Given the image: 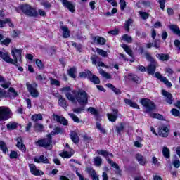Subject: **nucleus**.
<instances>
[{
	"mask_svg": "<svg viewBox=\"0 0 180 180\" xmlns=\"http://www.w3.org/2000/svg\"><path fill=\"white\" fill-rule=\"evenodd\" d=\"M136 160L141 165H146V164H147V159H146V158L141 155H136Z\"/></svg>",
	"mask_w": 180,
	"mask_h": 180,
	"instance_id": "25",
	"label": "nucleus"
},
{
	"mask_svg": "<svg viewBox=\"0 0 180 180\" xmlns=\"http://www.w3.org/2000/svg\"><path fill=\"white\" fill-rule=\"evenodd\" d=\"M94 160L96 167H101V165H102V158H101V157L97 156L94 158Z\"/></svg>",
	"mask_w": 180,
	"mask_h": 180,
	"instance_id": "38",
	"label": "nucleus"
},
{
	"mask_svg": "<svg viewBox=\"0 0 180 180\" xmlns=\"http://www.w3.org/2000/svg\"><path fill=\"white\" fill-rule=\"evenodd\" d=\"M131 23H133V20L130 18L125 22L124 27L127 32H129L130 30V25H131Z\"/></svg>",
	"mask_w": 180,
	"mask_h": 180,
	"instance_id": "36",
	"label": "nucleus"
},
{
	"mask_svg": "<svg viewBox=\"0 0 180 180\" xmlns=\"http://www.w3.org/2000/svg\"><path fill=\"white\" fill-rule=\"evenodd\" d=\"M10 158H11V159L18 158V152L11 151L10 153Z\"/></svg>",
	"mask_w": 180,
	"mask_h": 180,
	"instance_id": "60",
	"label": "nucleus"
},
{
	"mask_svg": "<svg viewBox=\"0 0 180 180\" xmlns=\"http://www.w3.org/2000/svg\"><path fill=\"white\" fill-rule=\"evenodd\" d=\"M26 86L31 95L33 98H37L39 96V91L36 88H37V84L34 83L31 84L30 83H27Z\"/></svg>",
	"mask_w": 180,
	"mask_h": 180,
	"instance_id": "10",
	"label": "nucleus"
},
{
	"mask_svg": "<svg viewBox=\"0 0 180 180\" xmlns=\"http://www.w3.org/2000/svg\"><path fill=\"white\" fill-rule=\"evenodd\" d=\"M168 131H169V129H168V127L167 125L161 124L159 127L158 134L161 137H168Z\"/></svg>",
	"mask_w": 180,
	"mask_h": 180,
	"instance_id": "11",
	"label": "nucleus"
},
{
	"mask_svg": "<svg viewBox=\"0 0 180 180\" xmlns=\"http://www.w3.org/2000/svg\"><path fill=\"white\" fill-rule=\"evenodd\" d=\"M93 40L101 46H103V44H106V39L102 37H93Z\"/></svg>",
	"mask_w": 180,
	"mask_h": 180,
	"instance_id": "20",
	"label": "nucleus"
},
{
	"mask_svg": "<svg viewBox=\"0 0 180 180\" xmlns=\"http://www.w3.org/2000/svg\"><path fill=\"white\" fill-rule=\"evenodd\" d=\"M91 73L89 70H85L84 72H81L79 75L81 78H86V77L89 78V77H91Z\"/></svg>",
	"mask_w": 180,
	"mask_h": 180,
	"instance_id": "39",
	"label": "nucleus"
},
{
	"mask_svg": "<svg viewBox=\"0 0 180 180\" xmlns=\"http://www.w3.org/2000/svg\"><path fill=\"white\" fill-rule=\"evenodd\" d=\"M60 29L63 32V37L64 39H68V37L70 36V30H68V27H67V26H61Z\"/></svg>",
	"mask_w": 180,
	"mask_h": 180,
	"instance_id": "24",
	"label": "nucleus"
},
{
	"mask_svg": "<svg viewBox=\"0 0 180 180\" xmlns=\"http://www.w3.org/2000/svg\"><path fill=\"white\" fill-rule=\"evenodd\" d=\"M97 153L99 155H103V157H105V158H106L108 164H110V165L112 167V168L115 169L116 174H120V167H119V165L116 162L109 159L110 157L111 158H113V154L110 153L106 150H97Z\"/></svg>",
	"mask_w": 180,
	"mask_h": 180,
	"instance_id": "3",
	"label": "nucleus"
},
{
	"mask_svg": "<svg viewBox=\"0 0 180 180\" xmlns=\"http://www.w3.org/2000/svg\"><path fill=\"white\" fill-rule=\"evenodd\" d=\"M174 46L180 51V41L179 40L176 39L174 41Z\"/></svg>",
	"mask_w": 180,
	"mask_h": 180,
	"instance_id": "64",
	"label": "nucleus"
},
{
	"mask_svg": "<svg viewBox=\"0 0 180 180\" xmlns=\"http://www.w3.org/2000/svg\"><path fill=\"white\" fill-rule=\"evenodd\" d=\"M145 56L146 58L150 63V64L148 65L147 68L148 74H150V75H154L155 72V68H157L158 65L157 62H155L153 57H151V55H150V53H146Z\"/></svg>",
	"mask_w": 180,
	"mask_h": 180,
	"instance_id": "5",
	"label": "nucleus"
},
{
	"mask_svg": "<svg viewBox=\"0 0 180 180\" xmlns=\"http://www.w3.org/2000/svg\"><path fill=\"white\" fill-rule=\"evenodd\" d=\"M150 117H153V119H158L159 120H164V117L162 115L155 113V112H151L150 115Z\"/></svg>",
	"mask_w": 180,
	"mask_h": 180,
	"instance_id": "37",
	"label": "nucleus"
},
{
	"mask_svg": "<svg viewBox=\"0 0 180 180\" xmlns=\"http://www.w3.org/2000/svg\"><path fill=\"white\" fill-rule=\"evenodd\" d=\"M2 88H4L5 89H8L9 86H11V83L9 82H3L0 84Z\"/></svg>",
	"mask_w": 180,
	"mask_h": 180,
	"instance_id": "54",
	"label": "nucleus"
},
{
	"mask_svg": "<svg viewBox=\"0 0 180 180\" xmlns=\"http://www.w3.org/2000/svg\"><path fill=\"white\" fill-rule=\"evenodd\" d=\"M58 105L62 106V108H67V101L65 98H63L62 96L59 97Z\"/></svg>",
	"mask_w": 180,
	"mask_h": 180,
	"instance_id": "35",
	"label": "nucleus"
},
{
	"mask_svg": "<svg viewBox=\"0 0 180 180\" xmlns=\"http://www.w3.org/2000/svg\"><path fill=\"white\" fill-rule=\"evenodd\" d=\"M31 119L33 122H39V120H43V115L41 114L32 115Z\"/></svg>",
	"mask_w": 180,
	"mask_h": 180,
	"instance_id": "29",
	"label": "nucleus"
},
{
	"mask_svg": "<svg viewBox=\"0 0 180 180\" xmlns=\"http://www.w3.org/2000/svg\"><path fill=\"white\" fill-rule=\"evenodd\" d=\"M22 52L23 49H18L14 47L11 48V56L13 59L11 58V56H9V53L8 52L4 53L0 51V57L4 60V61H6V63L13 64V65H15V67H19V63H22Z\"/></svg>",
	"mask_w": 180,
	"mask_h": 180,
	"instance_id": "2",
	"label": "nucleus"
},
{
	"mask_svg": "<svg viewBox=\"0 0 180 180\" xmlns=\"http://www.w3.org/2000/svg\"><path fill=\"white\" fill-rule=\"evenodd\" d=\"M17 147L19 148V150H21V151H26V146L23 144V141L20 137L17 138Z\"/></svg>",
	"mask_w": 180,
	"mask_h": 180,
	"instance_id": "18",
	"label": "nucleus"
},
{
	"mask_svg": "<svg viewBox=\"0 0 180 180\" xmlns=\"http://www.w3.org/2000/svg\"><path fill=\"white\" fill-rule=\"evenodd\" d=\"M98 71H99V74H101L102 77H103L104 78H106V79H110L111 77L109 75V73L103 71L101 68L98 69Z\"/></svg>",
	"mask_w": 180,
	"mask_h": 180,
	"instance_id": "33",
	"label": "nucleus"
},
{
	"mask_svg": "<svg viewBox=\"0 0 180 180\" xmlns=\"http://www.w3.org/2000/svg\"><path fill=\"white\" fill-rule=\"evenodd\" d=\"M35 131H42L43 129H44V126L40 123H35L34 124Z\"/></svg>",
	"mask_w": 180,
	"mask_h": 180,
	"instance_id": "42",
	"label": "nucleus"
},
{
	"mask_svg": "<svg viewBox=\"0 0 180 180\" xmlns=\"http://www.w3.org/2000/svg\"><path fill=\"white\" fill-rule=\"evenodd\" d=\"M165 1L166 0H158L160 8L162 9V11H164V9L165 8Z\"/></svg>",
	"mask_w": 180,
	"mask_h": 180,
	"instance_id": "59",
	"label": "nucleus"
},
{
	"mask_svg": "<svg viewBox=\"0 0 180 180\" xmlns=\"http://www.w3.org/2000/svg\"><path fill=\"white\" fill-rule=\"evenodd\" d=\"M60 91L63 94L67 99L72 103H79V105H88V93L82 89L72 90L70 86H65L60 89Z\"/></svg>",
	"mask_w": 180,
	"mask_h": 180,
	"instance_id": "1",
	"label": "nucleus"
},
{
	"mask_svg": "<svg viewBox=\"0 0 180 180\" xmlns=\"http://www.w3.org/2000/svg\"><path fill=\"white\" fill-rule=\"evenodd\" d=\"M77 72V69L75 68H72L68 70V75L72 78H75L77 76L75 73Z\"/></svg>",
	"mask_w": 180,
	"mask_h": 180,
	"instance_id": "40",
	"label": "nucleus"
},
{
	"mask_svg": "<svg viewBox=\"0 0 180 180\" xmlns=\"http://www.w3.org/2000/svg\"><path fill=\"white\" fill-rule=\"evenodd\" d=\"M126 127V124L121 123L118 126L116 127L117 133H120L123 131V129Z\"/></svg>",
	"mask_w": 180,
	"mask_h": 180,
	"instance_id": "49",
	"label": "nucleus"
},
{
	"mask_svg": "<svg viewBox=\"0 0 180 180\" xmlns=\"http://www.w3.org/2000/svg\"><path fill=\"white\" fill-rule=\"evenodd\" d=\"M34 162H43V164H49V159L44 157V155L40 156L39 158H34Z\"/></svg>",
	"mask_w": 180,
	"mask_h": 180,
	"instance_id": "21",
	"label": "nucleus"
},
{
	"mask_svg": "<svg viewBox=\"0 0 180 180\" xmlns=\"http://www.w3.org/2000/svg\"><path fill=\"white\" fill-rule=\"evenodd\" d=\"M107 116L110 122H116V119H117V110H113V114L108 113Z\"/></svg>",
	"mask_w": 180,
	"mask_h": 180,
	"instance_id": "19",
	"label": "nucleus"
},
{
	"mask_svg": "<svg viewBox=\"0 0 180 180\" xmlns=\"http://www.w3.org/2000/svg\"><path fill=\"white\" fill-rule=\"evenodd\" d=\"M11 41H12L11 39L6 38L1 41V44H4V46H9V44L11 43Z\"/></svg>",
	"mask_w": 180,
	"mask_h": 180,
	"instance_id": "58",
	"label": "nucleus"
},
{
	"mask_svg": "<svg viewBox=\"0 0 180 180\" xmlns=\"http://www.w3.org/2000/svg\"><path fill=\"white\" fill-rule=\"evenodd\" d=\"M13 115V113L12 112V110H11V108L6 106L0 107V120L6 121L8 119H11Z\"/></svg>",
	"mask_w": 180,
	"mask_h": 180,
	"instance_id": "4",
	"label": "nucleus"
},
{
	"mask_svg": "<svg viewBox=\"0 0 180 180\" xmlns=\"http://www.w3.org/2000/svg\"><path fill=\"white\" fill-rule=\"evenodd\" d=\"M41 5H42L45 9H50V8H51V4L49 1L42 2Z\"/></svg>",
	"mask_w": 180,
	"mask_h": 180,
	"instance_id": "55",
	"label": "nucleus"
},
{
	"mask_svg": "<svg viewBox=\"0 0 180 180\" xmlns=\"http://www.w3.org/2000/svg\"><path fill=\"white\" fill-rule=\"evenodd\" d=\"M92 63L93 64H95V65H97L98 67H105V63H103L101 61H96V59L95 58H92Z\"/></svg>",
	"mask_w": 180,
	"mask_h": 180,
	"instance_id": "45",
	"label": "nucleus"
},
{
	"mask_svg": "<svg viewBox=\"0 0 180 180\" xmlns=\"http://www.w3.org/2000/svg\"><path fill=\"white\" fill-rule=\"evenodd\" d=\"M37 146L44 147V148H51V134H49L46 139L37 141Z\"/></svg>",
	"mask_w": 180,
	"mask_h": 180,
	"instance_id": "7",
	"label": "nucleus"
},
{
	"mask_svg": "<svg viewBox=\"0 0 180 180\" xmlns=\"http://www.w3.org/2000/svg\"><path fill=\"white\" fill-rule=\"evenodd\" d=\"M124 103H126V105H128L131 108H134V109H140V107H139V105H137V103H136L135 102H133L130 99L126 98L124 100Z\"/></svg>",
	"mask_w": 180,
	"mask_h": 180,
	"instance_id": "22",
	"label": "nucleus"
},
{
	"mask_svg": "<svg viewBox=\"0 0 180 180\" xmlns=\"http://www.w3.org/2000/svg\"><path fill=\"white\" fill-rule=\"evenodd\" d=\"M162 154L165 158H169V149L167 147H163Z\"/></svg>",
	"mask_w": 180,
	"mask_h": 180,
	"instance_id": "44",
	"label": "nucleus"
},
{
	"mask_svg": "<svg viewBox=\"0 0 180 180\" xmlns=\"http://www.w3.org/2000/svg\"><path fill=\"white\" fill-rule=\"evenodd\" d=\"M74 155V150H71L70 152L64 151L60 153V156L63 158H71Z\"/></svg>",
	"mask_w": 180,
	"mask_h": 180,
	"instance_id": "26",
	"label": "nucleus"
},
{
	"mask_svg": "<svg viewBox=\"0 0 180 180\" xmlns=\"http://www.w3.org/2000/svg\"><path fill=\"white\" fill-rule=\"evenodd\" d=\"M160 81L162 82H164V84L167 86L169 88H171L172 86V84H171V82H169V81H168V79H167V77H162L160 79Z\"/></svg>",
	"mask_w": 180,
	"mask_h": 180,
	"instance_id": "46",
	"label": "nucleus"
},
{
	"mask_svg": "<svg viewBox=\"0 0 180 180\" xmlns=\"http://www.w3.org/2000/svg\"><path fill=\"white\" fill-rule=\"evenodd\" d=\"M18 127L19 124L15 122H10L6 124L8 130H15V129H18Z\"/></svg>",
	"mask_w": 180,
	"mask_h": 180,
	"instance_id": "23",
	"label": "nucleus"
},
{
	"mask_svg": "<svg viewBox=\"0 0 180 180\" xmlns=\"http://www.w3.org/2000/svg\"><path fill=\"white\" fill-rule=\"evenodd\" d=\"M15 96H18V93L15 91V89L11 87L8 89V93L0 89V98H15Z\"/></svg>",
	"mask_w": 180,
	"mask_h": 180,
	"instance_id": "8",
	"label": "nucleus"
},
{
	"mask_svg": "<svg viewBox=\"0 0 180 180\" xmlns=\"http://www.w3.org/2000/svg\"><path fill=\"white\" fill-rule=\"evenodd\" d=\"M86 172L91 175L93 180H99V176H98V174H96V172H95V170H94V169L88 167L86 169Z\"/></svg>",
	"mask_w": 180,
	"mask_h": 180,
	"instance_id": "17",
	"label": "nucleus"
},
{
	"mask_svg": "<svg viewBox=\"0 0 180 180\" xmlns=\"http://www.w3.org/2000/svg\"><path fill=\"white\" fill-rule=\"evenodd\" d=\"M172 164H173L174 167H175V168H179V167H180L179 160H176L173 161Z\"/></svg>",
	"mask_w": 180,
	"mask_h": 180,
	"instance_id": "61",
	"label": "nucleus"
},
{
	"mask_svg": "<svg viewBox=\"0 0 180 180\" xmlns=\"http://www.w3.org/2000/svg\"><path fill=\"white\" fill-rule=\"evenodd\" d=\"M139 16L141 18V19L146 20L148 19V16H150V14L146 12L139 11Z\"/></svg>",
	"mask_w": 180,
	"mask_h": 180,
	"instance_id": "47",
	"label": "nucleus"
},
{
	"mask_svg": "<svg viewBox=\"0 0 180 180\" xmlns=\"http://www.w3.org/2000/svg\"><path fill=\"white\" fill-rule=\"evenodd\" d=\"M162 94L165 96L166 102L169 103V105H172V94L165 90H162Z\"/></svg>",
	"mask_w": 180,
	"mask_h": 180,
	"instance_id": "13",
	"label": "nucleus"
},
{
	"mask_svg": "<svg viewBox=\"0 0 180 180\" xmlns=\"http://www.w3.org/2000/svg\"><path fill=\"white\" fill-rule=\"evenodd\" d=\"M38 13H39V16H46V15H47L46 11H44V10H42V9H39Z\"/></svg>",
	"mask_w": 180,
	"mask_h": 180,
	"instance_id": "63",
	"label": "nucleus"
},
{
	"mask_svg": "<svg viewBox=\"0 0 180 180\" xmlns=\"http://www.w3.org/2000/svg\"><path fill=\"white\" fill-rule=\"evenodd\" d=\"M0 150L3 151L5 154L6 153H8L9 151L8 150V147L6 146V143L4 141H0Z\"/></svg>",
	"mask_w": 180,
	"mask_h": 180,
	"instance_id": "34",
	"label": "nucleus"
},
{
	"mask_svg": "<svg viewBox=\"0 0 180 180\" xmlns=\"http://www.w3.org/2000/svg\"><path fill=\"white\" fill-rule=\"evenodd\" d=\"M21 11L25 13V15H27V16H31L36 18L37 16V11H36V9L32 8V6L24 4L20 6Z\"/></svg>",
	"mask_w": 180,
	"mask_h": 180,
	"instance_id": "6",
	"label": "nucleus"
},
{
	"mask_svg": "<svg viewBox=\"0 0 180 180\" xmlns=\"http://www.w3.org/2000/svg\"><path fill=\"white\" fill-rule=\"evenodd\" d=\"M169 29H171V30L172 32H174V33H175V34H176L177 36H179L180 37V30H179V27H178V26L170 25Z\"/></svg>",
	"mask_w": 180,
	"mask_h": 180,
	"instance_id": "30",
	"label": "nucleus"
},
{
	"mask_svg": "<svg viewBox=\"0 0 180 180\" xmlns=\"http://www.w3.org/2000/svg\"><path fill=\"white\" fill-rule=\"evenodd\" d=\"M140 103L142 104V106L146 108V110H148V112L155 109V105L151 100L148 98H142L140 101Z\"/></svg>",
	"mask_w": 180,
	"mask_h": 180,
	"instance_id": "9",
	"label": "nucleus"
},
{
	"mask_svg": "<svg viewBox=\"0 0 180 180\" xmlns=\"http://www.w3.org/2000/svg\"><path fill=\"white\" fill-rule=\"evenodd\" d=\"M122 49H124V51H126L130 56V57L133 56V51L130 49V47H129V46L124 44L122 45Z\"/></svg>",
	"mask_w": 180,
	"mask_h": 180,
	"instance_id": "32",
	"label": "nucleus"
},
{
	"mask_svg": "<svg viewBox=\"0 0 180 180\" xmlns=\"http://www.w3.org/2000/svg\"><path fill=\"white\" fill-rule=\"evenodd\" d=\"M122 39L124 41H127V43H131V41H133V39L131 38V37L129 36L128 34L122 35Z\"/></svg>",
	"mask_w": 180,
	"mask_h": 180,
	"instance_id": "41",
	"label": "nucleus"
},
{
	"mask_svg": "<svg viewBox=\"0 0 180 180\" xmlns=\"http://www.w3.org/2000/svg\"><path fill=\"white\" fill-rule=\"evenodd\" d=\"M50 82H51V85H55L56 86H60V81L57 80V79H54L53 78H50Z\"/></svg>",
	"mask_w": 180,
	"mask_h": 180,
	"instance_id": "53",
	"label": "nucleus"
},
{
	"mask_svg": "<svg viewBox=\"0 0 180 180\" xmlns=\"http://www.w3.org/2000/svg\"><path fill=\"white\" fill-rule=\"evenodd\" d=\"M171 113L172 115H173V116H175L176 117H180V112L176 108L172 109Z\"/></svg>",
	"mask_w": 180,
	"mask_h": 180,
	"instance_id": "52",
	"label": "nucleus"
},
{
	"mask_svg": "<svg viewBox=\"0 0 180 180\" xmlns=\"http://www.w3.org/2000/svg\"><path fill=\"white\" fill-rule=\"evenodd\" d=\"M29 167L30 169V172L32 174V175H35L36 176H39V175H43V172L38 169L37 167H36V165L33 164L29 165Z\"/></svg>",
	"mask_w": 180,
	"mask_h": 180,
	"instance_id": "12",
	"label": "nucleus"
},
{
	"mask_svg": "<svg viewBox=\"0 0 180 180\" xmlns=\"http://www.w3.org/2000/svg\"><path fill=\"white\" fill-rule=\"evenodd\" d=\"M84 109H85V107L75 108L73 110V112H75V113H81V112H82Z\"/></svg>",
	"mask_w": 180,
	"mask_h": 180,
	"instance_id": "62",
	"label": "nucleus"
},
{
	"mask_svg": "<svg viewBox=\"0 0 180 180\" xmlns=\"http://www.w3.org/2000/svg\"><path fill=\"white\" fill-rule=\"evenodd\" d=\"M75 173H76V175L78 176L79 180H86V179L84 178V175H82L81 173L78 172L77 169H76Z\"/></svg>",
	"mask_w": 180,
	"mask_h": 180,
	"instance_id": "57",
	"label": "nucleus"
},
{
	"mask_svg": "<svg viewBox=\"0 0 180 180\" xmlns=\"http://www.w3.org/2000/svg\"><path fill=\"white\" fill-rule=\"evenodd\" d=\"M156 57L161 61H167V60H169V55L168 54L158 53L156 54Z\"/></svg>",
	"mask_w": 180,
	"mask_h": 180,
	"instance_id": "27",
	"label": "nucleus"
},
{
	"mask_svg": "<svg viewBox=\"0 0 180 180\" xmlns=\"http://www.w3.org/2000/svg\"><path fill=\"white\" fill-rule=\"evenodd\" d=\"M35 63L39 70H43V68H44V65L43 64V62H41V60L37 59L35 60Z\"/></svg>",
	"mask_w": 180,
	"mask_h": 180,
	"instance_id": "48",
	"label": "nucleus"
},
{
	"mask_svg": "<svg viewBox=\"0 0 180 180\" xmlns=\"http://www.w3.org/2000/svg\"><path fill=\"white\" fill-rule=\"evenodd\" d=\"M6 25H8L9 27H13V23H12L11 18L0 19V27H5Z\"/></svg>",
	"mask_w": 180,
	"mask_h": 180,
	"instance_id": "15",
	"label": "nucleus"
},
{
	"mask_svg": "<svg viewBox=\"0 0 180 180\" xmlns=\"http://www.w3.org/2000/svg\"><path fill=\"white\" fill-rule=\"evenodd\" d=\"M54 120H56V122H58L61 124H63L64 126H67L68 124V121L65 120L63 117H60L58 115H54L53 116Z\"/></svg>",
	"mask_w": 180,
	"mask_h": 180,
	"instance_id": "16",
	"label": "nucleus"
},
{
	"mask_svg": "<svg viewBox=\"0 0 180 180\" xmlns=\"http://www.w3.org/2000/svg\"><path fill=\"white\" fill-rule=\"evenodd\" d=\"M89 79L91 82H93V84H100L101 82V81L99 80V78L96 77V75H92V73L89 76Z\"/></svg>",
	"mask_w": 180,
	"mask_h": 180,
	"instance_id": "31",
	"label": "nucleus"
},
{
	"mask_svg": "<svg viewBox=\"0 0 180 180\" xmlns=\"http://www.w3.org/2000/svg\"><path fill=\"white\" fill-rule=\"evenodd\" d=\"M87 110H88V112L91 113V115H94V116H97L98 115V110L96 109H95L94 107H89L87 109Z\"/></svg>",
	"mask_w": 180,
	"mask_h": 180,
	"instance_id": "50",
	"label": "nucleus"
},
{
	"mask_svg": "<svg viewBox=\"0 0 180 180\" xmlns=\"http://www.w3.org/2000/svg\"><path fill=\"white\" fill-rule=\"evenodd\" d=\"M63 5L68 8L70 12H75V6L72 4L71 2L67 1V0H60Z\"/></svg>",
	"mask_w": 180,
	"mask_h": 180,
	"instance_id": "14",
	"label": "nucleus"
},
{
	"mask_svg": "<svg viewBox=\"0 0 180 180\" xmlns=\"http://www.w3.org/2000/svg\"><path fill=\"white\" fill-rule=\"evenodd\" d=\"M96 51L99 54V56H101L102 57H106L108 56V52L99 48H97Z\"/></svg>",
	"mask_w": 180,
	"mask_h": 180,
	"instance_id": "43",
	"label": "nucleus"
},
{
	"mask_svg": "<svg viewBox=\"0 0 180 180\" xmlns=\"http://www.w3.org/2000/svg\"><path fill=\"white\" fill-rule=\"evenodd\" d=\"M69 116L72 119L73 121H75L76 123H79V118L75 115V114L70 112L69 113Z\"/></svg>",
	"mask_w": 180,
	"mask_h": 180,
	"instance_id": "51",
	"label": "nucleus"
},
{
	"mask_svg": "<svg viewBox=\"0 0 180 180\" xmlns=\"http://www.w3.org/2000/svg\"><path fill=\"white\" fill-rule=\"evenodd\" d=\"M120 4L121 11H124L126 9V1L120 0Z\"/></svg>",
	"mask_w": 180,
	"mask_h": 180,
	"instance_id": "56",
	"label": "nucleus"
},
{
	"mask_svg": "<svg viewBox=\"0 0 180 180\" xmlns=\"http://www.w3.org/2000/svg\"><path fill=\"white\" fill-rule=\"evenodd\" d=\"M70 138H71V140L73 141V143H75V144H77V143L79 141V138L78 137V134L75 131H71Z\"/></svg>",
	"mask_w": 180,
	"mask_h": 180,
	"instance_id": "28",
	"label": "nucleus"
}]
</instances>
